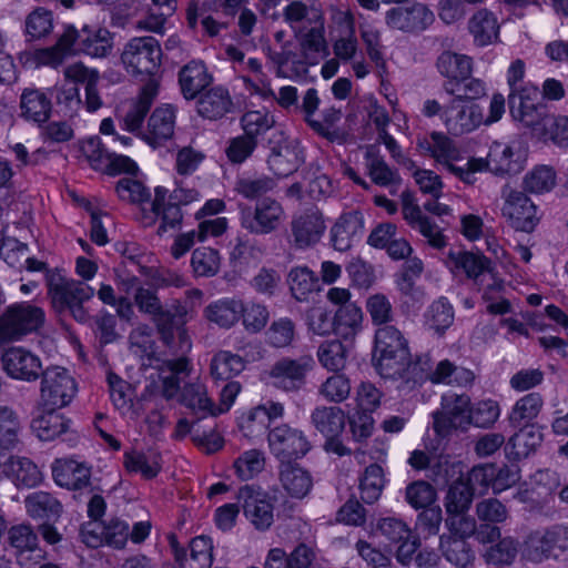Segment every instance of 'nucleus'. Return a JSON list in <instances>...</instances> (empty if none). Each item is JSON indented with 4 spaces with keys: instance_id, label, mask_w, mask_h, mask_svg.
<instances>
[{
    "instance_id": "obj_49",
    "label": "nucleus",
    "mask_w": 568,
    "mask_h": 568,
    "mask_svg": "<svg viewBox=\"0 0 568 568\" xmlns=\"http://www.w3.org/2000/svg\"><path fill=\"white\" fill-rule=\"evenodd\" d=\"M287 282L294 298L303 302L315 291L318 278L307 266H295L290 271Z\"/></svg>"
},
{
    "instance_id": "obj_1",
    "label": "nucleus",
    "mask_w": 568,
    "mask_h": 568,
    "mask_svg": "<svg viewBox=\"0 0 568 568\" xmlns=\"http://www.w3.org/2000/svg\"><path fill=\"white\" fill-rule=\"evenodd\" d=\"M417 150L424 156H429L449 173L466 184L476 182V173L483 168L480 160H464L460 149L454 140L442 132H432L417 139Z\"/></svg>"
},
{
    "instance_id": "obj_50",
    "label": "nucleus",
    "mask_w": 568,
    "mask_h": 568,
    "mask_svg": "<svg viewBox=\"0 0 568 568\" xmlns=\"http://www.w3.org/2000/svg\"><path fill=\"white\" fill-rule=\"evenodd\" d=\"M385 486L383 468L377 464H372L365 468L359 479L361 498L366 504H374L382 495Z\"/></svg>"
},
{
    "instance_id": "obj_5",
    "label": "nucleus",
    "mask_w": 568,
    "mask_h": 568,
    "mask_svg": "<svg viewBox=\"0 0 568 568\" xmlns=\"http://www.w3.org/2000/svg\"><path fill=\"white\" fill-rule=\"evenodd\" d=\"M568 551V525L557 524L532 530L524 541L523 555L531 562L558 558Z\"/></svg>"
},
{
    "instance_id": "obj_20",
    "label": "nucleus",
    "mask_w": 568,
    "mask_h": 568,
    "mask_svg": "<svg viewBox=\"0 0 568 568\" xmlns=\"http://www.w3.org/2000/svg\"><path fill=\"white\" fill-rule=\"evenodd\" d=\"M154 200L151 203L150 212L142 209L141 222L144 226L154 224L158 217L161 219V224L158 229V234L162 235L169 229L180 226L183 220V214L180 204L169 200L165 202L168 191L164 187L158 186L154 191Z\"/></svg>"
},
{
    "instance_id": "obj_10",
    "label": "nucleus",
    "mask_w": 568,
    "mask_h": 568,
    "mask_svg": "<svg viewBox=\"0 0 568 568\" xmlns=\"http://www.w3.org/2000/svg\"><path fill=\"white\" fill-rule=\"evenodd\" d=\"M501 195L504 197L501 215L508 224L516 231L532 232L540 220L534 202L524 192L508 185L504 186Z\"/></svg>"
},
{
    "instance_id": "obj_16",
    "label": "nucleus",
    "mask_w": 568,
    "mask_h": 568,
    "mask_svg": "<svg viewBox=\"0 0 568 568\" xmlns=\"http://www.w3.org/2000/svg\"><path fill=\"white\" fill-rule=\"evenodd\" d=\"M0 362L6 374L18 381L36 382L43 371L40 357L21 346L7 348Z\"/></svg>"
},
{
    "instance_id": "obj_58",
    "label": "nucleus",
    "mask_w": 568,
    "mask_h": 568,
    "mask_svg": "<svg viewBox=\"0 0 568 568\" xmlns=\"http://www.w3.org/2000/svg\"><path fill=\"white\" fill-rule=\"evenodd\" d=\"M518 545V541L513 537L499 539L496 545L487 549L485 554L486 561L496 566L511 565L517 557Z\"/></svg>"
},
{
    "instance_id": "obj_60",
    "label": "nucleus",
    "mask_w": 568,
    "mask_h": 568,
    "mask_svg": "<svg viewBox=\"0 0 568 568\" xmlns=\"http://www.w3.org/2000/svg\"><path fill=\"white\" fill-rule=\"evenodd\" d=\"M21 429L17 413L9 406L0 405V446L13 447L18 443Z\"/></svg>"
},
{
    "instance_id": "obj_12",
    "label": "nucleus",
    "mask_w": 568,
    "mask_h": 568,
    "mask_svg": "<svg viewBox=\"0 0 568 568\" xmlns=\"http://www.w3.org/2000/svg\"><path fill=\"white\" fill-rule=\"evenodd\" d=\"M267 442L272 454L281 463L302 458L312 447L304 432L288 424H281L271 428Z\"/></svg>"
},
{
    "instance_id": "obj_30",
    "label": "nucleus",
    "mask_w": 568,
    "mask_h": 568,
    "mask_svg": "<svg viewBox=\"0 0 568 568\" xmlns=\"http://www.w3.org/2000/svg\"><path fill=\"white\" fill-rule=\"evenodd\" d=\"M77 39L78 30L73 26H65L54 45L37 51V61L43 65L58 68L68 57L75 54Z\"/></svg>"
},
{
    "instance_id": "obj_38",
    "label": "nucleus",
    "mask_w": 568,
    "mask_h": 568,
    "mask_svg": "<svg viewBox=\"0 0 568 568\" xmlns=\"http://www.w3.org/2000/svg\"><path fill=\"white\" fill-rule=\"evenodd\" d=\"M314 428L326 436H339L345 427V414L338 406H318L311 413Z\"/></svg>"
},
{
    "instance_id": "obj_21",
    "label": "nucleus",
    "mask_w": 568,
    "mask_h": 568,
    "mask_svg": "<svg viewBox=\"0 0 568 568\" xmlns=\"http://www.w3.org/2000/svg\"><path fill=\"white\" fill-rule=\"evenodd\" d=\"M364 166L371 181L381 187L397 189L402 183V178L397 169L392 168L381 154L376 144H369L364 148Z\"/></svg>"
},
{
    "instance_id": "obj_42",
    "label": "nucleus",
    "mask_w": 568,
    "mask_h": 568,
    "mask_svg": "<svg viewBox=\"0 0 568 568\" xmlns=\"http://www.w3.org/2000/svg\"><path fill=\"white\" fill-rule=\"evenodd\" d=\"M544 407V398L537 393L532 392L520 397L513 406L508 420L514 427L530 426Z\"/></svg>"
},
{
    "instance_id": "obj_40",
    "label": "nucleus",
    "mask_w": 568,
    "mask_h": 568,
    "mask_svg": "<svg viewBox=\"0 0 568 568\" xmlns=\"http://www.w3.org/2000/svg\"><path fill=\"white\" fill-rule=\"evenodd\" d=\"M267 163L275 175L284 178L295 172L303 159L297 146L285 142L272 150Z\"/></svg>"
},
{
    "instance_id": "obj_56",
    "label": "nucleus",
    "mask_w": 568,
    "mask_h": 568,
    "mask_svg": "<svg viewBox=\"0 0 568 568\" xmlns=\"http://www.w3.org/2000/svg\"><path fill=\"white\" fill-rule=\"evenodd\" d=\"M556 185V173L547 165H538L528 172L523 181L524 190L540 194L549 192Z\"/></svg>"
},
{
    "instance_id": "obj_47",
    "label": "nucleus",
    "mask_w": 568,
    "mask_h": 568,
    "mask_svg": "<svg viewBox=\"0 0 568 568\" xmlns=\"http://www.w3.org/2000/svg\"><path fill=\"white\" fill-rule=\"evenodd\" d=\"M27 511L32 518L55 519L62 511V505L52 495L37 491L26 499Z\"/></svg>"
},
{
    "instance_id": "obj_24",
    "label": "nucleus",
    "mask_w": 568,
    "mask_h": 568,
    "mask_svg": "<svg viewBox=\"0 0 568 568\" xmlns=\"http://www.w3.org/2000/svg\"><path fill=\"white\" fill-rule=\"evenodd\" d=\"M473 160H480L483 168L479 172L489 170L490 172L504 175L516 174L523 170L524 159L520 152H515L509 145L495 143L488 153L487 159L473 158Z\"/></svg>"
},
{
    "instance_id": "obj_9",
    "label": "nucleus",
    "mask_w": 568,
    "mask_h": 568,
    "mask_svg": "<svg viewBox=\"0 0 568 568\" xmlns=\"http://www.w3.org/2000/svg\"><path fill=\"white\" fill-rule=\"evenodd\" d=\"M511 116L526 126L531 128L538 136L545 126V119L550 116L540 102L539 91L535 87H523L518 92L508 95Z\"/></svg>"
},
{
    "instance_id": "obj_2",
    "label": "nucleus",
    "mask_w": 568,
    "mask_h": 568,
    "mask_svg": "<svg viewBox=\"0 0 568 568\" xmlns=\"http://www.w3.org/2000/svg\"><path fill=\"white\" fill-rule=\"evenodd\" d=\"M48 297L58 313L69 312L79 323L89 320L84 303L94 296V288L84 282L67 278L59 270L45 273Z\"/></svg>"
},
{
    "instance_id": "obj_45",
    "label": "nucleus",
    "mask_w": 568,
    "mask_h": 568,
    "mask_svg": "<svg viewBox=\"0 0 568 568\" xmlns=\"http://www.w3.org/2000/svg\"><path fill=\"white\" fill-rule=\"evenodd\" d=\"M439 548L446 560L459 568H466L475 559L470 545L455 536L442 535Z\"/></svg>"
},
{
    "instance_id": "obj_29",
    "label": "nucleus",
    "mask_w": 568,
    "mask_h": 568,
    "mask_svg": "<svg viewBox=\"0 0 568 568\" xmlns=\"http://www.w3.org/2000/svg\"><path fill=\"white\" fill-rule=\"evenodd\" d=\"M55 483L68 489H82L90 484L91 469L73 459H57L52 466Z\"/></svg>"
},
{
    "instance_id": "obj_61",
    "label": "nucleus",
    "mask_w": 568,
    "mask_h": 568,
    "mask_svg": "<svg viewBox=\"0 0 568 568\" xmlns=\"http://www.w3.org/2000/svg\"><path fill=\"white\" fill-rule=\"evenodd\" d=\"M407 224L413 230L418 231L433 248L442 250L447 245V237L442 229L424 213Z\"/></svg>"
},
{
    "instance_id": "obj_14",
    "label": "nucleus",
    "mask_w": 568,
    "mask_h": 568,
    "mask_svg": "<svg viewBox=\"0 0 568 568\" xmlns=\"http://www.w3.org/2000/svg\"><path fill=\"white\" fill-rule=\"evenodd\" d=\"M285 219V211L280 202L265 197L256 203L254 211H242L241 225L252 234L264 235L277 230Z\"/></svg>"
},
{
    "instance_id": "obj_23",
    "label": "nucleus",
    "mask_w": 568,
    "mask_h": 568,
    "mask_svg": "<svg viewBox=\"0 0 568 568\" xmlns=\"http://www.w3.org/2000/svg\"><path fill=\"white\" fill-rule=\"evenodd\" d=\"M174 126L175 109L170 104H164L152 112L141 136L150 145L156 146L173 136Z\"/></svg>"
},
{
    "instance_id": "obj_28",
    "label": "nucleus",
    "mask_w": 568,
    "mask_h": 568,
    "mask_svg": "<svg viewBox=\"0 0 568 568\" xmlns=\"http://www.w3.org/2000/svg\"><path fill=\"white\" fill-rule=\"evenodd\" d=\"M364 232V219L358 211L347 212L339 216L332 227V242L335 250L345 252Z\"/></svg>"
},
{
    "instance_id": "obj_39",
    "label": "nucleus",
    "mask_w": 568,
    "mask_h": 568,
    "mask_svg": "<svg viewBox=\"0 0 568 568\" xmlns=\"http://www.w3.org/2000/svg\"><path fill=\"white\" fill-rule=\"evenodd\" d=\"M243 302L235 298H222L210 303L204 310L205 318L223 328H230L241 318Z\"/></svg>"
},
{
    "instance_id": "obj_31",
    "label": "nucleus",
    "mask_w": 568,
    "mask_h": 568,
    "mask_svg": "<svg viewBox=\"0 0 568 568\" xmlns=\"http://www.w3.org/2000/svg\"><path fill=\"white\" fill-rule=\"evenodd\" d=\"M500 24L498 18L489 10L483 8L476 11L468 20V31L476 47H487L499 40Z\"/></svg>"
},
{
    "instance_id": "obj_7",
    "label": "nucleus",
    "mask_w": 568,
    "mask_h": 568,
    "mask_svg": "<svg viewBox=\"0 0 568 568\" xmlns=\"http://www.w3.org/2000/svg\"><path fill=\"white\" fill-rule=\"evenodd\" d=\"M40 377V398L48 408L68 406L78 392L75 379L63 367H48L42 371Z\"/></svg>"
},
{
    "instance_id": "obj_35",
    "label": "nucleus",
    "mask_w": 568,
    "mask_h": 568,
    "mask_svg": "<svg viewBox=\"0 0 568 568\" xmlns=\"http://www.w3.org/2000/svg\"><path fill=\"white\" fill-rule=\"evenodd\" d=\"M445 263L453 273H464L473 280L488 271L490 265V261L484 255L462 250L449 251Z\"/></svg>"
},
{
    "instance_id": "obj_63",
    "label": "nucleus",
    "mask_w": 568,
    "mask_h": 568,
    "mask_svg": "<svg viewBox=\"0 0 568 568\" xmlns=\"http://www.w3.org/2000/svg\"><path fill=\"white\" fill-rule=\"evenodd\" d=\"M436 496L435 488L424 480L410 483L405 490L406 501L415 509L432 507Z\"/></svg>"
},
{
    "instance_id": "obj_44",
    "label": "nucleus",
    "mask_w": 568,
    "mask_h": 568,
    "mask_svg": "<svg viewBox=\"0 0 568 568\" xmlns=\"http://www.w3.org/2000/svg\"><path fill=\"white\" fill-rule=\"evenodd\" d=\"M473 487L460 476L448 488L444 507L447 515L468 513L474 499Z\"/></svg>"
},
{
    "instance_id": "obj_53",
    "label": "nucleus",
    "mask_w": 568,
    "mask_h": 568,
    "mask_svg": "<svg viewBox=\"0 0 568 568\" xmlns=\"http://www.w3.org/2000/svg\"><path fill=\"white\" fill-rule=\"evenodd\" d=\"M351 390V379L345 374L334 372L320 385L318 395L328 403L339 404L348 398Z\"/></svg>"
},
{
    "instance_id": "obj_48",
    "label": "nucleus",
    "mask_w": 568,
    "mask_h": 568,
    "mask_svg": "<svg viewBox=\"0 0 568 568\" xmlns=\"http://www.w3.org/2000/svg\"><path fill=\"white\" fill-rule=\"evenodd\" d=\"M182 403L202 416H216L215 404L209 397L207 389L202 383L185 385L182 393Z\"/></svg>"
},
{
    "instance_id": "obj_27",
    "label": "nucleus",
    "mask_w": 568,
    "mask_h": 568,
    "mask_svg": "<svg viewBox=\"0 0 568 568\" xmlns=\"http://www.w3.org/2000/svg\"><path fill=\"white\" fill-rule=\"evenodd\" d=\"M75 54L83 53L92 58H105L113 48V38L105 28L92 29L84 27L78 31Z\"/></svg>"
},
{
    "instance_id": "obj_59",
    "label": "nucleus",
    "mask_w": 568,
    "mask_h": 568,
    "mask_svg": "<svg viewBox=\"0 0 568 568\" xmlns=\"http://www.w3.org/2000/svg\"><path fill=\"white\" fill-rule=\"evenodd\" d=\"M366 311L376 326L390 325L394 320L393 305L384 294L376 293L366 300Z\"/></svg>"
},
{
    "instance_id": "obj_4",
    "label": "nucleus",
    "mask_w": 568,
    "mask_h": 568,
    "mask_svg": "<svg viewBox=\"0 0 568 568\" xmlns=\"http://www.w3.org/2000/svg\"><path fill=\"white\" fill-rule=\"evenodd\" d=\"M409 357L408 342L394 325L378 327L374 338V362L381 376L394 378Z\"/></svg>"
},
{
    "instance_id": "obj_17",
    "label": "nucleus",
    "mask_w": 568,
    "mask_h": 568,
    "mask_svg": "<svg viewBox=\"0 0 568 568\" xmlns=\"http://www.w3.org/2000/svg\"><path fill=\"white\" fill-rule=\"evenodd\" d=\"M313 358L303 356L297 359L282 358L270 371L273 385L286 392L300 390L304 384L306 374L313 367Z\"/></svg>"
},
{
    "instance_id": "obj_57",
    "label": "nucleus",
    "mask_w": 568,
    "mask_h": 568,
    "mask_svg": "<svg viewBox=\"0 0 568 568\" xmlns=\"http://www.w3.org/2000/svg\"><path fill=\"white\" fill-rule=\"evenodd\" d=\"M274 179L261 176H246L241 178L235 183V191L247 200H254L265 195L275 187Z\"/></svg>"
},
{
    "instance_id": "obj_37",
    "label": "nucleus",
    "mask_w": 568,
    "mask_h": 568,
    "mask_svg": "<svg viewBox=\"0 0 568 568\" xmlns=\"http://www.w3.org/2000/svg\"><path fill=\"white\" fill-rule=\"evenodd\" d=\"M158 93V84L154 80L149 81L141 90L136 100L130 103V106L123 116L124 126L130 132L141 130L143 120L153 103Z\"/></svg>"
},
{
    "instance_id": "obj_15",
    "label": "nucleus",
    "mask_w": 568,
    "mask_h": 568,
    "mask_svg": "<svg viewBox=\"0 0 568 568\" xmlns=\"http://www.w3.org/2000/svg\"><path fill=\"white\" fill-rule=\"evenodd\" d=\"M434 21L435 16L433 11L420 2H415L408 7H394L385 16V22L388 28L412 34L424 32Z\"/></svg>"
},
{
    "instance_id": "obj_54",
    "label": "nucleus",
    "mask_w": 568,
    "mask_h": 568,
    "mask_svg": "<svg viewBox=\"0 0 568 568\" xmlns=\"http://www.w3.org/2000/svg\"><path fill=\"white\" fill-rule=\"evenodd\" d=\"M265 454L260 449L243 452L233 463L235 475L241 480H250L265 467Z\"/></svg>"
},
{
    "instance_id": "obj_36",
    "label": "nucleus",
    "mask_w": 568,
    "mask_h": 568,
    "mask_svg": "<svg viewBox=\"0 0 568 568\" xmlns=\"http://www.w3.org/2000/svg\"><path fill=\"white\" fill-rule=\"evenodd\" d=\"M211 81L212 77L201 61H191L179 72L181 92L186 100L194 99Z\"/></svg>"
},
{
    "instance_id": "obj_43",
    "label": "nucleus",
    "mask_w": 568,
    "mask_h": 568,
    "mask_svg": "<svg viewBox=\"0 0 568 568\" xmlns=\"http://www.w3.org/2000/svg\"><path fill=\"white\" fill-rule=\"evenodd\" d=\"M335 334L344 341L353 339L363 327V312L356 304L338 307L334 314Z\"/></svg>"
},
{
    "instance_id": "obj_26",
    "label": "nucleus",
    "mask_w": 568,
    "mask_h": 568,
    "mask_svg": "<svg viewBox=\"0 0 568 568\" xmlns=\"http://www.w3.org/2000/svg\"><path fill=\"white\" fill-rule=\"evenodd\" d=\"M0 475L10 478L17 486L33 487L41 480L36 464L26 457L7 456L0 453Z\"/></svg>"
},
{
    "instance_id": "obj_32",
    "label": "nucleus",
    "mask_w": 568,
    "mask_h": 568,
    "mask_svg": "<svg viewBox=\"0 0 568 568\" xmlns=\"http://www.w3.org/2000/svg\"><path fill=\"white\" fill-rule=\"evenodd\" d=\"M51 99L42 90L36 88H26L20 95V115L38 124L44 123L50 118Z\"/></svg>"
},
{
    "instance_id": "obj_33",
    "label": "nucleus",
    "mask_w": 568,
    "mask_h": 568,
    "mask_svg": "<svg viewBox=\"0 0 568 568\" xmlns=\"http://www.w3.org/2000/svg\"><path fill=\"white\" fill-rule=\"evenodd\" d=\"M197 113L209 120H219L233 110L230 92L223 87H214L201 94L197 100Z\"/></svg>"
},
{
    "instance_id": "obj_51",
    "label": "nucleus",
    "mask_w": 568,
    "mask_h": 568,
    "mask_svg": "<svg viewBox=\"0 0 568 568\" xmlns=\"http://www.w3.org/2000/svg\"><path fill=\"white\" fill-rule=\"evenodd\" d=\"M123 465L128 473L140 474L145 479L154 478L161 470L156 455H145L136 450L124 453Z\"/></svg>"
},
{
    "instance_id": "obj_46",
    "label": "nucleus",
    "mask_w": 568,
    "mask_h": 568,
    "mask_svg": "<svg viewBox=\"0 0 568 568\" xmlns=\"http://www.w3.org/2000/svg\"><path fill=\"white\" fill-rule=\"evenodd\" d=\"M245 368L243 358L229 351H220L211 361V375L215 381H229L237 376Z\"/></svg>"
},
{
    "instance_id": "obj_34",
    "label": "nucleus",
    "mask_w": 568,
    "mask_h": 568,
    "mask_svg": "<svg viewBox=\"0 0 568 568\" xmlns=\"http://www.w3.org/2000/svg\"><path fill=\"white\" fill-rule=\"evenodd\" d=\"M278 477L284 490L294 498H304L313 487L311 474L291 462L281 463Z\"/></svg>"
},
{
    "instance_id": "obj_52",
    "label": "nucleus",
    "mask_w": 568,
    "mask_h": 568,
    "mask_svg": "<svg viewBox=\"0 0 568 568\" xmlns=\"http://www.w3.org/2000/svg\"><path fill=\"white\" fill-rule=\"evenodd\" d=\"M193 273L197 277H211L219 273L221 256L217 250L212 247H197L191 257Z\"/></svg>"
},
{
    "instance_id": "obj_19",
    "label": "nucleus",
    "mask_w": 568,
    "mask_h": 568,
    "mask_svg": "<svg viewBox=\"0 0 568 568\" xmlns=\"http://www.w3.org/2000/svg\"><path fill=\"white\" fill-rule=\"evenodd\" d=\"M444 123L449 133L462 135L469 133L484 123L481 108L478 104L452 99L443 111Z\"/></svg>"
},
{
    "instance_id": "obj_55",
    "label": "nucleus",
    "mask_w": 568,
    "mask_h": 568,
    "mask_svg": "<svg viewBox=\"0 0 568 568\" xmlns=\"http://www.w3.org/2000/svg\"><path fill=\"white\" fill-rule=\"evenodd\" d=\"M317 357L326 369L339 372L346 365L347 351L341 341H326L320 345Z\"/></svg>"
},
{
    "instance_id": "obj_62",
    "label": "nucleus",
    "mask_w": 568,
    "mask_h": 568,
    "mask_svg": "<svg viewBox=\"0 0 568 568\" xmlns=\"http://www.w3.org/2000/svg\"><path fill=\"white\" fill-rule=\"evenodd\" d=\"M275 124L274 116L267 111H247L241 118V125L245 134L255 139Z\"/></svg>"
},
{
    "instance_id": "obj_13",
    "label": "nucleus",
    "mask_w": 568,
    "mask_h": 568,
    "mask_svg": "<svg viewBox=\"0 0 568 568\" xmlns=\"http://www.w3.org/2000/svg\"><path fill=\"white\" fill-rule=\"evenodd\" d=\"M291 244L296 250H306L316 245L326 231V221L316 207L295 214L290 223Z\"/></svg>"
},
{
    "instance_id": "obj_22",
    "label": "nucleus",
    "mask_w": 568,
    "mask_h": 568,
    "mask_svg": "<svg viewBox=\"0 0 568 568\" xmlns=\"http://www.w3.org/2000/svg\"><path fill=\"white\" fill-rule=\"evenodd\" d=\"M438 72L446 78L443 89L446 93H455L458 81L471 75L474 62L469 55L452 51L442 52L436 60Z\"/></svg>"
},
{
    "instance_id": "obj_41",
    "label": "nucleus",
    "mask_w": 568,
    "mask_h": 568,
    "mask_svg": "<svg viewBox=\"0 0 568 568\" xmlns=\"http://www.w3.org/2000/svg\"><path fill=\"white\" fill-rule=\"evenodd\" d=\"M58 408H49L32 420L31 427L41 440H53L70 430L71 420L57 412Z\"/></svg>"
},
{
    "instance_id": "obj_11",
    "label": "nucleus",
    "mask_w": 568,
    "mask_h": 568,
    "mask_svg": "<svg viewBox=\"0 0 568 568\" xmlns=\"http://www.w3.org/2000/svg\"><path fill=\"white\" fill-rule=\"evenodd\" d=\"M45 322L42 307L30 303H16L0 316L1 327L11 341L38 332Z\"/></svg>"
},
{
    "instance_id": "obj_8",
    "label": "nucleus",
    "mask_w": 568,
    "mask_h": 568,
    "mask_svg": "<svg viewBox=\"0 0 568 568\" xmlns=\"http://www.w3.org/2000/svg\"><path fill=\"white\" fill-rule=\"evenodd\" d=\"M470 398L468 395L447 394L442 397L440 409L433 413V429L440 437L469 426Z\"/></svg>"
},
{
    "instance_id": "obj_6",
    "label": "nucleus",
    "mask_w": 568,
    "mask_h": 568,
    "mask_svg": "<svg viewBox=\"0 0 568 568\" xmlns=\"http://www.w3.org/2000/svg\"><path fill=\"white\" fill-rule=\"evenodd\" d=\"M162 50L154 37L132 38L121 53L126 72L133 77H151L161 65Z\"/></svg>"
},
{
    "instance_id": "obj_18",
    "label": "nucleus",
    "mask_w": 568,
    "mask_h": 568,
    "mask_svg": "<svg viewBox=\"0 0 568 568\" xmlns=\"http://www.w3.org/2000/svg\"><path fill=\"white\" fill-rule=\"evenodd\" d=\"M245 517L258 530L268 529L273 521V505L267 495L254 486L245 485L237 493Z\"/></svg>"
},
{
    "instance_id": "obj_64",
    "label": "nucleus",
    "mask_w": 568,
    "mask_h": 568,
    "mask_svg": "<svg viewBox=\"0 0 568 568\" xmlns=\"http://www.w3.org/2000/svg\"><path fill=\"white\" fill-rule=\"evenodd\" d=\"M539 139L568 148V116L554 115L545 119Z\"/></svg>"
},
{
    "instance_id": "obj_25",
    "label": "nucleus",
    "mask_w": 568,
    "mask_h": 568,
    "mask_svg": "<svg viewBox=\"0 0 568 568\" xmlns=\"http://www.w3.org/2000/svg\"><path fill=\"white\" fill-rule=\"evenodd\" d=\"M175 560L181 568H211L213 564V544L206 536H197L190 542L189 552L172 541Z\"/></svg>"
},
{
    "instance_id": "obj_3",
    "label": "nucleus",
    "mask_w": 568,
    "mask_h": 568,
    "mask_svg": "<svg viewBox=\"0 0 568 568\" xmlns=\"http://www.w3.org/2000/svg\"><path fill=\"white\" fill-rule=\"evenodd\" d=\"M134 302L140 312L152 317L162 341L168 346L172 345L175 336H179L183 346L190 347L185 329L183 328L184 316L186 315L184 306L176 304L173 312L165 310L155 292L144 287L136 290Z\"/></svg>"
}]
</instances>
